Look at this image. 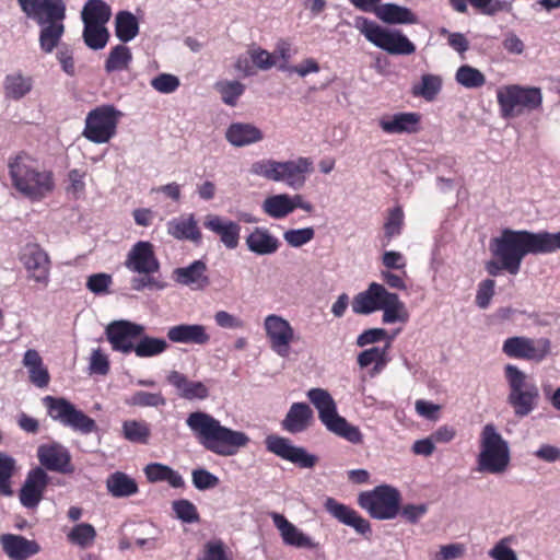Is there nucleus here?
<instances>
[{"instance_id": "aec40b11", "label": "nucleus", "mask_w": 560, "mask_h": 560, "mask_svg": "<svg viewBox=\"0 0 560 560\" xmlns=\"http://www.w3.org/2000/svg\"><path fill=\"white\" fill-rule=\"evenodd\" d=\"M277 166V182H283L293 189H301L306 183L307 175L313 172L312 160L304 156L279 162Z\"/></svg>"}, {"instance_id": "0e129e2a", "label": "nucleus", "mask_w": 560, "mask_h": 560, "mask_svg": "<svg viewBox=\"0 0 560 560\" xmlns=\"http://www.w3.org/2000/svg\"><path fill=\"white\" fill-rule=\"evenodd\" d=\"M180 85L179 79L171 73H160L151 80V86L163 94L175 92Z\"/></svg>"}, {"instance_id": "338daca9", "label": "nucleus", "mask_w": 560, "mask_h": 560, "mask_svg": "<svg viewBox=\"0 0 560 560\" xmlns=\"http://www.w3.org/2000/svg\"><path fill=\"white\" fill-rule=\"evenodd\" d=\"M252 62L260 70H269L276 65L275 55L260 47L248 50Z\"/></svg>"}, {"instance_id": "9b49d317", "label": "nucleus", "mask_w": 560, "mask_h": 560, "mask_svg": "<svg viewBox=\"0 0 560 560\" xmlns=\"http://www.w3.org/2000/svg\"><path fill=\"white\" fill-rule=\"evenodd\" d=\"M121 116L114 105L95 107L86 115L83 137L97 144L108 142L116 135Z\"/></svg>"}, {"instance_id": "7c9ffc66", "label": "nucleus", "mask_w": 560, "mask_h": 560, "mask_svg": "<svg viewBox=\"0 0 560 560\" xmlns=\"http://www.w3.org/2000/svg\"><path fill=\"white\" fill-rule=\"evenodd\" d=\"M167 338L175 343L207 345L210 335L203 325L179 324L168 328Z\"/></svg>"}, {"instance_id": "f03ea898", "label": "nucleus", "mask_w": 560, "mask_h": 560, "mask_svg": "<svg viewBox=\"0 0 560 560\" xmlns=\"http://www.w3.org/2000/svg\"><path fill=\"white\" fill-rule=\"evenodd\" d=\"M8 170L12 186L33 201H40L55 188L54 173L25 151L9 159Z\"/></svg>"}, {"instance_id": "79ce46f5", "label": "nucleus", "mask_w": 560, "mask_h": 560, "mask_svg": "<svg viewBox=\"0 0 560 560\" xmlns=\"http://www.w3.org/2000/svg\"><path fill=\"white\" fill-rule=\"evenodd\" d=\"M39 26L42 27L39 32L40 49L46 54H50L59 45L65 33L63 20L47 22Z\"/></svg>"}, {"instance_id": "c85d7f7f", "label": "nucleus", "mask_w": 560, "mask_h": 560, "mask_svg": "<svg viewBox=\"0 0 560 560\" xmlns=\"http://www.w3.org/2000/svg\"><path fill=\"white\" fill-rule=\"evenodd\" d=\"M314 422V412L306 402H293L284 419L282 430L296 434L306 431Z\"/></svg>"}, {"instance_id": "3c124183", "label": "nucleus", "mask_w": 560, "mask_h": 560, "mask_svg": "<svg viewBox=\"0 0 560 560\" xmlns=\"http://www.w3.org/2000/svg\"><path fill=\"white\" fill-rule=\"evenodd\" d=\"M16 471V460L7 453H0V494L11 495V479Z\"/></svg>"}, {"instance_id": "a878e982", "label": "nucleus", "mask_w": 560, "mask_h": 560, "mask_svg": "<svg viewBox=\"0 0 560 560\" xmlns=\"http://www.w3.org/2000/svg\"><path fill=\"white\" fill-rule=\"evenodd\" d=\"M271 518L284 545L305 549H317L319 547V542L305 535L289 522L284 515L273 512L271 513Z\"/></svg>"}, {"instance_id": "58836bf2", "label": "nucleus", "mask_w": 560, "mask_h": 560, "mask_svg": "<svg viewBox=\"0 0 560 560\" xmlns=\"http://www.w3.org/2000/svg\"><path fill=\"white\" fill-rule=\"evenodd\" d=\"M144 474L150 482L167 481L173 488H183V477L173 468L160 463H152L145 466Z\"/></svg>"}, {"instance_id": "20e7f679", "label": "nucleus", "mask_w": 560, "mask_h": 560, "mask_svg": "<svg viewBox=\"0 0 560 560\" xmlns=\"http://www.w3.org/2000/svg\"><path fill=\"white\" fill-rule=\"evenodd\" d=\"M124 265L129 271L141 275V277L132 278L131 288L133 290H161L164 288V284L153 277L154 273L160 271V261L152 243L139 241L133 244L126 256Z\"/></svg>"}, {"instance_id": "2f4dec72", "label": "nucleus", "mask_w": 560, "mask_h": 560, "mask_svg": "<svg viewBox=\"0 0 560 560\" xmlns=\"http://www.w3.org/2000/svg\"><path fill=\"white\" fill-rule=\"evenodd\" d=\"M421 115L419 113H398L380 121V127L386 133H417L420 130Z\"/></svg>"}, {"instance_id": "774afa93", "label": "nucleus", "mask_w": 560, "mask_h": 560, "mask_svg": "<svg viewBox=\"0 0 560 560\" xmlns=\"http://www.w3.org/2000/svg\"><path fill=\"white\" fill-rule=\"evenodd\" d=\"M495 281L493 279H485L478 284L476 294V304L485 310L490 305L494 295Z\"/></svg>"}, {"instance_id": "ea45409f", "label": "nucleus", "mask_w": 560, "mask_h": 560, "mask_svg": "<svg viewBox=\"0 0 560 560\" xmlns=\"http://www.w3.org/2000/svg\"><path fill=\"white\" fill-rule=\"evenodd\" d=\"M108 492L115 498H126L139 491L138 483L133 478L122 471H116L106 480Z\"/></svg>"}, {"instance_id": "39448f33", "label": "nucleus", "mask_w": 560, "mask_h": 560, "mask_svg": "<svg viewBox=\"0 0 560 560\" xmlns=\"http://www.w3.org/2000/svg\"><path fill=\"white\" fill-rule=\"evenodd\" d=\"M307 397L317 409L319 420L330 432L352 444L363 443V434L359 427L338 415L336 402L326 389L311 388Z\"/></svg>"}, {"instance_id": "69168bd1", "label": "nucleus", "mask_w": 560, "mask_h": 560, "mask_svg": "<svg viewBox=\"0 0 560 560\" xmlns=\"http://www.w3.org/2000/svg\"><path fill=\"white\" fill-rule=\"evenodd\" d=\"M192 485L198 490H208L215 488L220 480L219 478L205 468L194 469L191 472Z\"/></svg>"}, {"instance_id": "393cba45", "label": "nucleus", "mask_w": 560, "mask_h": 560, "mask_svg": "<svg viewBox=\"0 0 560 560\" xmlns=\"http://www.w3.org/2000/svg\"><path fill=\"white\" fill-rule=\"evenodd\" d=\"M0 545L10 560H28L42 550L36 540L18 534H2Z\"/></svg>"}, {"instance_id": "72a5a7b5", "label": "nucleus", "mask_w": 560, "mask_h": 560, "mask_svg": "<svg viewBox=\"0 0 560 560\" xmlns=\"http://www.w3.org/2000/svg\"><path fill=\"white\" fill-rule=\"evenodd\" d=\"M226 140L234 147H245L262 140L260 129L252 124L233 122L225 132Z\"/></svg>"}, {"instance_id": "e433bc0d", "label": "nucleus", "mask_w": 560, "mask_h": 560, "mask_svg": "<svg viewBox=\"0 0 560 560\" xmlns=\"http://www.w3.org/2000/svg\"><path fill=\"white\" fill-rule=\"evenodd\" d=\"M376 16L387 24H413L417 23V15L408 8L396 3L381 4Z\"/></svg>"}, {"instance_id": "bb28decb", "label": "nucleus", "mask_w": 560, "mask_h": 560, "mask_svg": "<svg viewBox=\"0 0 560 560\" xmlns=\"http://www.w3.org/2000/svg\"><path fill=\"white\" fill-rule=\"evenodd\" d=\"M203 226L217 234L228 249H235L238 246L241 225L237 222L217 214H208L205 218Z\"/></svg>"}, {"instance_id": "a19ab883", "label": "nucleus", "mask_w": 560, "mask_h": 560, "mask_svg": "<svg viewBox=\"0 0 560 560\" xmlns=\"http://www.w3.org/2000/svg\"><path fill=\"white\" fill-rule=\"evenodd\" d=\"M112 16V9L104 0H88L81 12L83 24L105 25Z\"/></svg>"}, {"instance_id": "9d476101", "label": "nucleus", "mask_w": 560, "mask_h": 560, "mask_svg": "<svg viewBox=\"0 0 560 560\" xmlns=\"http://www.w3.org/2000/svg\"><path fill=\"white\" fill-rule=\"evenodd\" d=\"M400 492L389 486L381 485L358 495V504L374 520H393L400 511Z\"/></svg>"}, {"instance_id": "f3484780", "label": "nucleus", "mask_w": 560, "mask_h": 560, "mask_svg": "<svg viewBox=\"0 0 560 560\" xmlns=\"http://www.w3.org/2000/svg\"><path fill=\"white\" fill-rule=\"evenodd\" d=\"M265 444L268 452L301 468H312L317 463L315 455L308 454L303 447L292 445L287 438L271 434L266 438Z\"/></svg>"}, {"instance_id": "6e6d98bb", "label": "nucleus", "mask_w": 560, "mask_h": 560, "mask_svg": "<svg viewBox=\"0 0 560 560\" xmlns=\"http://www.w3.org/2000/svg\"><path fill=\"white\" fill-rule=\"evenodd\" d=\"M126 404L132 407H164L166 405V398L161 392L150 393L144 390L135 392L129 398L126 399Z\"/></svg>"}, {"instance_id": "b1692460", "label": "nucleus", "mask_w": 560, "mask_h": 560, "mask_svg": "<svg viewBox=\"0 0 560 560\" xmlns=\"http://www.w3.org/2000/svg\"><path fill=\"white\" fill-rule=\"evenodd\" d=\"M49 477L42 467L31 469L20 490V501L27 509L36 508L43 499Z\"/></svg>"}, {"instance_id": "09e8293b", "label": "nucleus", "mask_w": 560, "mask_h": 560, "mask_svg": "<svg viewBox=\"0 0 560 560\" xmlns=\"http://www.w3.org/2000/svg\"><path fill=\"white\" fill-rule=\"evenodd\" d=\"M82 37L89 48L100 50L106 46L109 33L105 25L84 24Z\"/></svg>"}, {"instance_id": "473e14b6", "label": "nucleus", "mask_w": 560, "mask_h": 560, "mask_svg": "<svg viewBox=\"0 0 560 560\" xmlns=\"http://www.w3.org/2000/svg\"><path fill=\"white\" fill-rule=\"evenodd\" d=\"M247 248L257 255H271L280 246L279 240L265 228H255L245 240Z\"/></svg>"}, {"instance_id": "a211bd4d", "label": "nucleus", "mask_w": 560, "mask_h": 560, "mask_svg": "<svg viewBox=\"0 0 560 560\" xmlns=\"http://www.w3.org/2000/svg\"><path fill=\"white\" fill-rule=\"evenodd\" d=\"M24 14L38 25L66 19L63 0H18Z\"/></svg>"}, {"instance_id": "7ed1b4c3", "label": "nucleus", "mask_w": 560, "mask_h": 560, "mask_svg": "<svg viewBox=\"0 0 560 560\" xmlns=\"http://www.w3.org/2000/svg\"><path fill=\"white\" fill-rule=\"evenodd\" d=\"M490 250L494 258H502L505 271L515 276L527 255H542L540 232L504 229L491 240Z\"/></svg>"}, {"instance_id": "f257e3e1", "label": "nucleus", "mask_w": 560, "mask_h": 560, "mask_svg": "<svg viewBox=\"0 0 560 560\" xmlns=\"http://www.w3.org/2000/svg\"><path fill=\"white\" fill-rule=\"evenodd\" d=\"M186 424L199 444L219 456H233L249 442L244 432L222 425L218 419L205 411L189 413Z\"/></svg>"}, {"instance_id": "a18cd8bd", "label": "nucleus", "mask_w": 560, "mask_h": 560, "mask_svg": "<svg viewBox=\"0 0 560 560\" xmlns=\"http://www.w3.org/2000/svg\"><path fill=\"white\" fill-rule=\"evenodd\" d=\"M122 436L131 443L148 444L151 429L144 420H126L122 423Z\"/></svg>"}, {"instance_id": "1a4fd4ad", "label": "nucleus", "mask_w": 560, "mask_h": 560, "mask_svg": "<svg viewBox=\"0 0 560 560\" xmlns=\"http://www.w3.org/2000/svg\"><path fill=\"white\" fill-rule=\"evenodd\" d=\"M354 26L369 42L390 55L408 56L416 52L415 44L400 31H388L364 16H357Z\"/></svg>"}, {"instance_id": "13d9d810", "label": "nucleus", "mask_w": 560, "mask_h": 560, "mask_svg": "<svg viewBox=\"0 0 560 560\" xmlns=\"http://www.w3.org/2000/svg\"><path fill=\"white\" fill-rule=\"evenodd\" d=\"M96 537L95 528L88 523H81L75 525L68 534V539L74 545L81 548H86L94 542Z\"/></svg>"}, {"instance_id": "f704fd0d", "label": "nucleus", "mask_w": 560, "mask_h": 560, "mask_svg": "<svg viewBox=\"0 0 560 560\" xmlns=\"http://www.w3.org/2000/svg\"><path fill=\"white\" fill-rule=\"evenodd\" d=\"M23 364L28 370L30 381L32 384L39 388L48 386L50 375L37 350L28 349L24 353Z\"/></svg>"}, {"instance_id": "4468645a", "label": "nucleus", "mask_w": 560, "mask_h": 560, "mask_svg": "<svg viewBox=\"0 0 560 560\" xmlns=\"http://www.w3.org/2000/svg\"><path fill=\"white\" fill-rule=\"evenodd\" d=\"M19 260L27 271V278L46 288L49 283L50 258L37 243H26L19 252Z\"/></svg>"}, {"instance_id": "8fccbe9b", "label": "nucleus", "mask_w": 560, "mask_h": 560, "mask_svg": "<svg viewBox=\"0 0 560 560\" xmlns=\"http://www.w3.org/2000/svg\"><path fill=\"white\" fill-rule=\"evenodd\" d=\"M381 310L383 311V323L385 324L406 322L408 319L405 305L396 293H392V296L386 299Z\"/></svg>"}, {"instance_id": "864d4df0", "label": "nucleus", "mask_w": 560, "mask_h": 560, "mask_svg": "<svg viewBox=\"0 0 560 560\" xmlns=\"http://www.w3.org/2000/svg\"><path fill=\"white\" fill-rule=\"evenodd\" d=\"M197 560H233V555L221 539H212L203 545Z\"/></svg>"}, {"instance_id": "37998d69", "label": "nucleus", "mask_w": 560, "mask_h": 560, "mask_svg": "<svg viewBox=\"0 0 560 560\" xmlns=\"http://www.w3.org/2000/svg\"><path fill=\"white\" fill-rule=\"evenodd\" d=\"M115 34L121 43L132 40L139 34L137 18L129 11H119L115 18Z\"/></svg>"}, {"instance_id": "2eb2a0df", "label": "nucleus", "mask_w": 560, "mask_h": 560, "mask_svg": "<svg viewBox=\"0 0 560 560\" xmlns=\"http://www.w3.org/2000/svg\"><path fill=\"white\" fill-rule=\"evenodd\" d=\"M105 334L114 351L128 354L135 351V340L142 337L144 326L126 319L114 320L107 325Z\"/></svg>"}, {"instance_id": "cd10ccee", "label": "nucleus", "mask_w": 560, "mask_h": 560, "mask_svg": "<svg viewBox=\"0 0 560 560\" xmlns=\"http://www.w3.org/2000/svg\"><path fill=\"white\" fill-rule=\"evenodd\" d=\"M208 267L205 261L198 259L187 267L174 269L173 279L175 282L196 290H203L210 284L207 275Z\"/></svg>"}, {"instance_id": "412c9836", "label": "nucleus", "mask_w": 560, "mask_h": 560, "mask_svg": "<svg viewBox=\"0 0 560 560\" xmlns=\"http://www.w3.org/2000/svg\"><path fill=\"white\" fill-rule=\"evenodd\" d=\"M324 508L339 523L352 527L361 535L371 534V524L362 517L354 509L340 503L336 499L328 497L325 500Z\"/></svg>"}, {"instance_id": "c9c22d12", "label": "nucleus", "mask_w": 560, "mask_h": 560, "mask_svg": "<svg viewBox=\"0 0 560 560\" xmlns=\"http://www.w3.org/2000/svg\"><path fill=\"white\" fill-rule=\"evenodd\" d=\"M33 89V78L22 72L7 74L3 80V92L5 98L19 101L27 95Z\"/></svg>"}, {"instance_id": "bf43d9fd", "label": "nucleus", "mask_w": 560, "mask_h": 560, "mask_svg": "<svg viewBox=\"0 0 560 560\" xmlns=\"http://www.w3.org/2000/svg\"><path fill=\"white\" fill-rule=\"evenodd\" d=\"M404 225V212L400 207H395L388 211V215L384 223V234L388 245L393 237L400 235Z\"/></svg>"}, {"instance_id": "423d86ee", "label": "nucleus", "mask_w": 560, "mask_h": 560, "mask_svg": "<svg viewBox=\"0 0 560 560\" xmlns=\"http://www.w3.org/2000/svg\"><path fill=\"white\" fill-rule=\"evenodd\" d=\"M510 460L508 442L492 423L486 424L480 436V453L477 458L478 470L500 475L508 469Z\"/></svg>"}, {"instance_id": "4be33fe9", "label": "nucleus", "mask_w": 560, "mask_h": 560, "mask_svg": "<svg viewBox=\"0 0 560 560\" xmlns=\"http://www.w3.org/2000/svg\"><path fill=\"white\" fill-rule=\"evenodd\" d=\"M166 382L175 388L178 397L185 400H206L210 396L209 387L205 383L189 380L186 374L176 370L168 372Z\"/></svg>"}, {"instance_id": "49530a36", "label": "nucleus", "mask_w": 560, "mask_h": 560, "mask_svg": "<svg viewBox=\"0 0 560 560\" xmlns=\"http://www.w3.org/2000/svg\"><path fill=\"white\" fill-rule=\"evenodd\" d=\"M132 60V54L128 46L124 44L116 45L108 54L105 61V70L108 73L128 69Z\"/></svg>"}, {"instance_id": "4d7b16f0", "label": "nucleus", "mask_w": 560, "mask_h": 560, "mask_svg": "<svg viewBox=\"0 0 560 560\" xmlns=\"http://www.w3.org/2000/svg\"><path fill=\"white\" fill-rule=\"evenodd\" d=\"M167 348L168 345L164 339L143 336L136 345L133 352L139 358H150L163 353Z\"/></svg>"}, {"instance_id": "4c0bfd02", "label": "nucleus", "mask_w": 560, "mask_h": 560, "mask_svg": "<svg viewBox=\"0 0 560 560\" xmlns=\"http://www.w3.org/2000/svg\"><path fill=\"white\" fill-rule=\"evenodd\" d=\"M390 347V340L387 341L385 347H372L359 353L358 355V364L361 369L368 368L371 364H374L371 375L375 376L380 374L386 364L388 363L387 351Z\"/></svg>"}, {"instance_id": "052dcab7", "label": "nucleus", "mask_w": 560, "mask_h": 560, "mask_svg": "<svg viewBox=\"0 0 560 560\" xmlns=\"http://www.w3.org/2000/svg\"><path fill=\"white\" fill-rule=\"evenodd\" d=\"M172 509L178 520L184 523H197L200 520L196 505L187 499H179L172 503Z\"/></svg>"}, {"instance_id": "c756f323", "label": "nucleus", "mask_w": 560, "mask_h": 560, "mask_svg": "<svg viewBox=\"0 0 560 560\" xmlns=\"http://www.w3.org/2000/svg\"><path fill=\"white\" fill-rule=\"evenodd\" d=\"M167 233L176 240L190 241L197 245L202 241V233L192 213L170 220Z\"/></svg>"}, {"instance_id": "e2e57ef3", "label": "nucleus", "mask_w": 560, "mask_h": 560, "mask_svg": "<svg viewBox=\"0 0 560 560\" xmlns=\"http://www.w3.org/2000/svg\"><path fill=\"white\" fill-rule=\"evenodd\" d=\"M278 164L279 161L271 159L256 161L250 165L249 172L253 175L277 182Z\"/></svg>"}, {"instance_id": "6ab92c4d", "label": "nucleus", "mask_w": 560, "mask_h": 560, "mask_svg": "<svg viewBox=\"0 0 560 560\" xmlns=\"http://www.w3.org/2000/svg\"><path fill=\"white\" fill-rule=\"evenodd\" d=\"M37 458L40 465L50 471L71 474L74 470L70 452L57 442L39 445L37 448Z\"/></svg>"}, {"instance_id": "680f3d73", "label": "nucleus", "mask_w": 560, "mask_h": 560, "mask_svg": "<svg viewBox=\"0 0 560 560\" xmlns=\"http://www.w3.org/2000/svg\"><path fill=\"white\" fill-rule=\"evenodd\" d=\"M315 236L313 228L291 229L283 233L284 241L292 247H301Z\"/></svg>"}, {"instance_id": "5fc2aeb1", "label": "nucleus", "mask_w": 560, "mask_h": 560, "mask_svg": "<svg viewBox=\"0 0 560 560\" xmlns=\"http://www.w3.org/2000/svg\"><path fill=\"white\" fill-rule=\"evenodd\" d=\"M455 79L466 89H478L486 83L485 74L469 65L460 66L456 71Z\"/></svg>"}, {"instance_id": "dca6fc26", "label": "nucleus", "mask_w": 560, "mask_h": 560, "mask_svg": "<svg viewBox=\"0 0 560 560\" xmlns=\"http://www.w3.org/2000/svg\"><path fill=\"white\" fill-rule=\"evenodd\" d=\"M266 337L271 350L281 358L290 354V346L295 339L294 329L283 317L270 314L264 320Z\"/></svg>"}, {"instance_id": "f8f14e48", "label": "nucleus", "mask_w": 560, "mask_h": 560, "mask_svg": "<svg viewBox=\"0 0 560 560\" xmlns=\"http://www.w3.org/2000/svg\"><path fill=\"white\" fill-rule=\"evenodd\" d=\"M43 404L48 416L65 427L84 434L96 430L95 421L63 397L45 396Z\"/></svg>"}, {"instance_id": "0eeeda50", "label": "nucleus", "mask_w": 560, "mask_h": 560, "mask_svg": "<svg viewBox=\"0 0 560 560\" xmlns=\"http://www.w3.org/2000/svg\"><path fill=\"white\" fill-rule=\"evenodd\" d=\"M497 101L503 118L518 117L541 107L542 93L537 86L509 84L497 91Z\"/></svg>"}, {"instance_id": "5701e85b", "label": "nucleus", "mask_w": 560, "mask_h": 560, "mask_svg": "<svg viewBox=\"0 0 560 560\" xmlns=\"http://www.w3.org/2000/svg\"><path fill=\"white\" fill-rule=\"evenodd\" d=\"M392 292L387 291L383 284L372 282L366 290L358 293L351 303L352 311L355 314L368 315L380 311L384 306Z\"/></svg>"}, {"instance_id": "de8ad7c7", "label": "nucleus", "mask_w": 560, "mask_h": 560, "mask_svg": "<svg viewBox=\"0 0 560 560\" xmlns=\"http://www.w3.org/2000/svg\"><path fill=\"white\" fill-rule=\"evenodd\" d=\"M442 89V79L435 74H423L421 82L412 86L413 96L423 97L425 101L432 102Z\"/></svg>"}, {"instance_id": "ddd939ff", "label": "nucleus", "mask_w": 560, "mask_h": 560, "mask_svg": "<svg viewBox=\"0 0 560 560\" xmlns=\"http://www.w3.org/2000/svg\"><path fill=\"white\" fill-rule=\"evenodd\" d=\"M551 351V341L548 338H529L525 336L509 337L503 341L502 352L512 359L533 362L544 361Z\"/></svg>"}, {"instance_id": "c03bdc74", "label": "nucleus", "mask_w": 560, "mask_h": 560, "mask_svg": "<svg viewBox=\"0 0 560 560\" xmlns=\"http://www.w3.org/2000/svg\"><path fill=\"white\" fill-rule=\"evenodd\" d=\"M262 210L273 219H282L293 212L291 196L288 194L270 196L265 199Z\"/></svg>"}, {"instance_id": "603ef678", "label": "nucleus", "mask_w": 560, "mask_h": 560, "mask_svg": "<svg viewBox=\"0 0 560 560\" xmlns=\"http://www.w3.org/2000/svg\"><path fill=\"white\" fill-rule=\"evenodd\" d=\"M214 89L220 93L222 102L229 106H235L240 96L245 91V85L240 81L222 80L214 84Z\"/></svg>"}, {"instance_id": "6e6552de", "label": "nucleus", "mask_w": 560, "mask_h": 560, "mask_svg": "<svg viewBox=\"0 0 560 560\" xmlns=\"http://www.w3.org/2000/svg\"><path fill=\"white\" fill-rule=\"evenodd\" d=\"M504 376L510 387L508 402L513 407L517 417L529 415L538 405L539 389L528 381L527 375L516 365L506 364Z\"/></svg>"}]
</instances>
